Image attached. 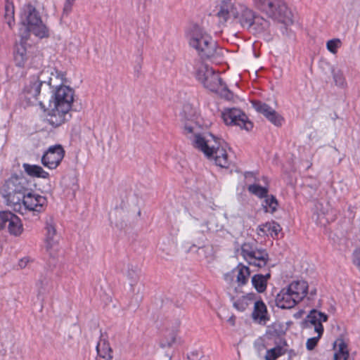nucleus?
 I'll list each match as a JSON object with an SVG mask.
<instances>
[{"mask_svg": "<svg viewBox=\"0 0 360 360\" xmlns=\"http://www.w3.org/2000/svg\"><path fill=\"white\" fill-rule=\"evenodd\" d=\"M184 134L191 141L195 148L202 151L208 158L214 160L217 166L228 168L229 162L226 150V143L211 133L200 134L196 131L193 123H186L184 126Z\"/></svg>", "mask_w": 360, "mask_h": 360, "instance_id": "f257e3e1", "label": "nucleus"}, {"mask_svg": "<svg viewBox=\"0 0 360 360\" xmlns=\"http://www.w3.org/2000/svg\"><path fill=\"white\" fill-rule=\"evenodd\" d=\"M217 15L224 22L232 18L236 23L254 34L264 32L270 25L267 20L252 8L242 4H233L230 0L222 2Z\"/></svg>", "mask_w": 360, "mask_h": 360, "instance_id": "f03ea898", "label": "nucleus"}, {"mask_svg": "<svg viewBox=\"0 0 360 360\" xmlns=\"http://www.w3.org/2000/svg\"><path fill=\"white\" fill-rule=\"evenodd\" d=\"M31 188L30 181L23 176L12 175L1 188L2 197L8 206L14 211L23 214L21 200Z\"/></svg>", "mask_w": 360, "mask_h": 360, "instance_id": "7ed1b4c3", "label": "nucleus"}, {"mask_svg": "<svg viewBox=\"0 0 360 360\" xmlns=\"http://www.w3.org/2000/svg\"><path fill=\"white\" fill-rule=\"evenodd\" d=\"M253 6L259 11L285 25H292L293 15L283 0H252Z\"/></svg>", "mask_w": 360, "mask_h": 360, "instance_id": "20e7f679", "label": "nucleus"}, {"mask_svg": "<svg viewBox=\"0 0 360 360\" xmlns=\"http://www.w3.org/2000/svg\"><path fill=\"white\" fill-rule=\"evenodd\" d=\"M21 22L25 26L22 38L28 39L30 32L39 38L48 37L49 29L42 22L39 12L31 4L24 6L21 14Z\"/></svg>", "mask_w": 360, "mask_h": 360, "instance_id": "39448f33", "label": "nucleus"}, {"mask_svg": "<svg viewBox=\"0 0 360 360\" xmlns=\"http://www.w3.org/2000/svg\"><path fill=\"white\" fill-rule=\"evenodd\" d=\"M195 77L205 88L211 91L218 90L222 79L212 68L204 63L198 68Z\"/></svg>", "mask_w": 360, "mask_h": 360, "instance_id": "423d86ee", "label": "nucleus"}, {"mask_svg": "<svg viewBox=\"0 0 360 360\" xmlns=\"http://www.w3.org/2000/svg\"><path fill=\"white\" fill-rule=\"evenodd\" d=\"M221 118L226 125L238 126L240 129L250 131L253 124L241 110L236 108H226L221 112Z\"/></svg>", "mask_w": 360, "mask_h": 360, "instance_id": "0eeeda50", "label": "nucleus"}, {"mask_svg": "<svg viewBox=\"0 0 360 360\" xmlns=\"http://www.w3.org/2000/svg\"><path fill=\"white\" fill-rule=\"evenodd\" d=\"M187 39L190 46L193 49L200 48L202 44H208L210 47L204 51L207 53H212V49L214 46V40L205 30L198 25H194L187 34Z\"/></svg>", "mask_w": 360, "mask_h": 360, "instance_id": "6e6552de", "label": "nucleus"}, {"mask_svg": "<svg viewBox=\"0 0 360 360\" xmlns=\"http://www.w3.org/2000/svg\"><path fill=\"white\" fill-rule=\"evenodd\" d=\"M65 155V150L60 144L50 146L41 157L42 165L50 169H56L61 162Z\"/></svg>", "mask_w": 360, "mask_h": 360, "instance_id": "1a4fd4ad", "label": "nucleus"}, {"mask_svg": "<svg viewBox=\"0 0 360 360\" xmlns=\"http://www.w3.org/2000/svg\"><path fill=\"white\" fill-rule=\"evenodd\" d=\"M53 98L54 106L70 110L74 100V90L68 86L60 84L56 89Z\"/></svg>", "mask_w": 360, "mask_h": 360, "instance_id": "9d476101", "label": "nucleus"}, {"mask_svg": "<svg viewBox=\"0 0 360 360\" xmlns=\"http://www.w3.org/2000/svg\"><path fill=\"white\" fill-rule=\"evenodd\" d=\"M22 212V210L41 212L45 210L47 205V200L44 196L33 193L32 188L27 193L25 198L21 200Z\"/></svg>", "mask_w": 360, "mask_h": 360, "instance_id": "9b49d317", "label": "nucleus"}, {"mask_svg": "<svg viewBox=\"0 0 360 360\" xmlns=\"http://www.w3.org/2000/svg\"><path fill=\"white\" fill-rule=\"evenodd\" d=\"M45 248L49 255L53 257L58 249L60 236L57 233L56 224L52 218L46 221L45 225Z\"/></svg>", "mask_w": 360, "mask_h": 360, "instance_id": "f8f14e48", "label": "nucleus"}, {"mask_svg": "<svg viewBox=\"0 0 360 360\" xmlns=\"http://www.w3.org/2000/svg\"><path fill=\"white\" fill-rule=\"evenodd\" d=\"M252 106L258 112L262 114L269 122L276 127L282 125L283 117L265 103L254 101Z\"/></svg>", "mask_w": 360, "mask_h": 360, "instance_id": "ddd939ff", "label": "nucleus"}, {"mask_svg": "<svg viewBox=\"0 0 360 360\" xmlns=\"http://www.w3.org/2000/svg\"><path fill=\"white\" fill-rule=\"evenodd\" d=\"M41 77H43L41 75L31 77L28 83L25 86L24 94L28 100L32 98L35 100L38 99V96L40 94L41 86L43 83H47L49 86H51L52 77H50L47 82L41 80Z\"/></svg>", "mask_w": 360, "mask_h": 360, "instance_id": "4468645a", "label": "nucleus"}, {"mask_svg": "<svg viewBox=\"0 0 360 360\" xmlns=\"http://www.w3.org/2000/svg\"><path fill=\"white\" fill-rule=\"evenodd\" d=\"M71 117L70 110H66L59 106H54L49 111L46 120L53 127H57L63 124Z\"/></svg>", "mask_w": 360, "mask_h": 360, "instance_id": "2eb2a0df", "label": "nucleus"}, {"mask_svg": "<svg viewBox=\"0 0 360 360\" xmlns=\"http://www.w3.org/2000/svg\"><path fill=\"white\" fill-rule=\"evenodd\" d=\"M27 39L22 37L20 41L15 44L13 52L15 65L20 68L24 67L27 60L28 53H30L28 49L32 48L30 45L27 44Z\"/></svg>", "mask_w": 360, "mask_h": 360, "instance_id": "dca6fc26", "label": "nucleus"}, {"mask_svg": "<svg viewBox=\"0 0 360 360\" xmlns=\"http://www.w3.org/2000/svg\"><path fill=\"white\" fill-rule=\"evenodd\" d=\"M296 300L288 288H283L276 295V304L281 309H291L299 302Z\"/></svg>", "mask_w": 360, "mask_h": 360, "instance_id": "f3484780", "label": "nucleus"}, {"mask_svg": "<svg viewBox=\"0 0 360 360\" xmlns=\"http://www.w3.org/2000/svg\"><path fill=\"white\" fill-rule=\"evenodd\" d=\"M264 250V248H257L255 243H244L241 245V255L249 265H252L255 264V257L258 256L257 253Z\"/></svg>", "mask_w": 360, "mask_h": 360, "instance_id": "a211bd4d", "label": "nucleus"}, {"mask_svg": "<svg viewBox=\"0 0 360 360\" xmlns=\"http://www.w3.org/2000/svg\"><path fill=\"white\" fill-rule=\"evenodd\" d=\"M328 321V315L319 311L316 309H312L304 320L302 325L304 327H309V323L314 326V328H317L319 326L323 327L322 322Z\"/></svg>", "mask_w": 360, "mask_h": 360, "instance_id": "6ab92c4d", "label": "nucleus"}, {"mask_svg": "<svg viewBox=\"0 0 360 360\" xmlns=\"http://www.w3.org/2000/svg\"><path fill=\"white\" fill-rule=\"evenodd\" d=\"M287 288L297 299L296 300L300 302L307 295L308 285L304 281H297L292 282Z\"/></svg>", "mask_w": 360, "mask_h": 360, "instance_id": "aec40b11", "label": "nucleus"}, {"mask_svg": "<svg viewBox=\"0 0 360 360\" xmlns=\"http://www.w3.org/2000/svg\"><path fill=\"white\" fill-rule=\"evenodd\" d=\"M252 318L254 321L264 324L269 320L266 306L262 300L255 301Z\"/></svg>", "mask_w": 360, "mask_h": 360, "instance_id": "412c9836", "label": "nucleus"}, {"mask_svg": "<svg viewBox=\"0 0 360 360\" xmlns=\"http://www.w3.org/2000/svg\"><path fill=\"white\" fill-rule=\"evenodd\" d=\"M210 47V42L208 44H205L204 43L202 44V46L200 48H196L195 50L198 52V56L200 57L201 59L205 60H217L219 58H220L223 55V50L222 49L219 48L217 46V41L214 40V46L213 47L212 53H207V52H205L208 48Z\"/></svg>", "mask_w": 360, "mask_h": 360, "instance_id": "4be33fe9", "label": "nucleus"}, {"mask_svg": "<svg viewBox=\"0 0 360 360\" xmlns=\"http://www.w3.org/2000/svg\"><path fill=\"white\" fill-rule=\"evenodd\" d=\"M210 47V42L208 44H205L204 43L202 44V46L200 48H196L195 50L198 52V56L200 57L201 59L205 60H217L219 58H220L223 55V50L222 49L219 48L217 46V41L214 40V46L213 47L212 53H207V52H205L208 48Z\"/></svg>", "mask_w": 360, "mask_h": 360, "instance_id": "5701e85b", "label": "nucleus"}, {"mask_svg": "<svg viewBox=\"0 0 360 360\" xmlns=\"http://www.w3.org/2000/svg\"><path fill=\"white\" fill-rule=\"evenodd\" d=\"M282 228L280 224L276 221H268L260 224L257 227V233L262 236H268L269 234L274 238H277Z\"/></svg>", "mask_w": 360, "mask_h": 360, "instance_id": "b1692460", "label": "nucleus"}, {"mask_svg": "<svg viewBox=\"0 0 360 360\" xmlns=\"http://www.w3.org/2000/svg\"><path fill=\"white\" fill-rule=\"evenodd\" d=\"M271 278V273L268 272L263 275L261 274H255L251 279L253 288L258 293H262L266 290L267 282Z\"/></svg>", "mask_w": 360, "mask_h": 360, "instance_id": "393cba45", "label": "nucleus"}, {"mask_svg": "<svg viewBox=\"0 0 360 360\" xmlns=\"http://www.w3.org/2000/svg\"><path fill=\"white\" fill-rule=\"evenodd\" d=\"M235 271L238 288L245 285L248 283L250 276V268L242 263H239L235 268Z\"/></svg>", "mask_w": 360, "mask_h": 360, "instance_id": "a878e982", "label": "nucleus"}, {"mask_svg": "<svg viewBox=\"0 0 360 360\" xmlns=\"http://www.w3.org/2000/svg\"><path fill=\"white\" fill-rule=\"evenodd\" d=\"M22 167L25 172L32 177L46 179L49 176L47 172L44 171L41 166L37 165L23 163Z\"/></svg>", "mask_w": 360, "mask_h": 360, "instance_id": "bb28decb", "label": "nucleus"}, {"mask_svg": "<svg viewBox=\"0 0 360 360\" xmlns=\"http://www.w3.org/2000/svg\"><path fill=\"white\" fill-rule=\"evenodd\" d=\"M255 300V293H248L245 295L242 296L241 297L233 302V307L240 311H244Z\"/></svg>", "mask_w": 360, "mask_h": 360, "instance_id": "cd10ccee", "label": "nucleus"}, {"mask_svg": "<svg viewBox=\"0 0 360 360\" xmlns=\"http://www.w3.org/2000/svg\"><path fill=\"white\" fill-rule=\"evenodd\" d=\"M14 5L13 3L9 0H6L4 5V20L10 29H12L15 25L14 19Z\"/></svg>", "mask_w": 360, "mask_h": 360, "instance_id": "c85d7f7f", "label": "nucleus"}, {"mask_svg": "<svg viewBox=\"0 0 360 360\" xmlns=\"http://www.w3.org/2000/svg\"><path fill=\"white\" fill-rule=\"evenodd\" d=\"M337 344H338V349L334 354V360H347L349 357L347 346L343 340L338 339L334 342V348L336 349Z\"/></svg>", "mask_w": 360, "mask_h": 360, "instance_id": "c756f323", "label": "nucleus"}, {"mask_svg": "<svg viewBox=\"0 0 360 360\" xmlns=\"http://www.w3.org/2000/svg\"><path fill=\"white\" fill-rule=\"evenodd\" d=\"M8 229L11 235L18 236L22 232V224L21 220L15 214H13L11 221L8 224Z\"/></svg>", "mask_w": 360, "mask_h": 360, "instance_id": "7c9ffc66", "label": "nucleus"}, {"mask_svg": "<svg viewBox=\"0 0 360 360\" xmlns=\"http://www.w3.org/2000/svg\"><path fill=\"white\" fill-rule=\"evenodd\" d=\"M50 278L47 274H41L36 282V287L37 288V297L40 299L41 297L46 292V288L49 285Z\"/></svg>", "mask_w": 360, "mask_h": 360, "instance_id": "2f4dec72", "label": "nucleus"}, {"mask_svg": "<svg viewBox=\"0 0 360 360\" xmlns=\"http://www.w3.org/2000/svg\"><path fill=\"white\" fill-rule=\"evenodd\" d=\"M331 73L333 75L335 84L340 88L347 87V82L344 76L343 72L338 68H331Z\"/></svg>", "mask_w": 360, "mask_h": 360, "instance_id": "473e14b6", "label": "nucleus"}, {"mask_svg": "<svg viewBox=\"0 0 360 360\" xmlns=\"http://www.w3.org/2000/svg\"><path fill=\"white\" fill-rule=\"evenodd\" d=\"M98 356L105 360H111L112 359V350L108 344L103 342L98 343L96 347Z\"/></svg>", "mask_w": 360, "mask_h": 360, "instance_id": "72a5a7b5", "label": "nucleus"}, {"mask_svg": "<svg viewBox=\"0 0 360 360\" xmlns=\"http://www.w3.org/2000/svg\"><path fill=\"white\" fill-rule=\"evenodd\" d=\"M284 333H285L280 325L274 324L271 328H268L264 335V338L267 340L280 338L283 335H284Z\"/></svg>", "mask_w": 360, "mask_h": 360, "instance_id": "f704fd0d", "label": "nucleus"}, {"mask_svg": "<svg viewBox=\"0 0 360 360\" xmlns=\"http://www.w3.org/2000/svg\"><path fill=\"white\" fill-rule=\"evenodd\" d=\"M262 206L266 212L274 213L277 209L278 201L274 195L269 196L267 195L262 203Z\"/></svg>", "mask_w": 360, "mask_h": 360, "instance_id": "c9c22d12", "label": "nucleus"}, {"mask_svg": "<svg viewBox=\"0 0 360 360\" xmlns=\"http://www.w3.org/2000/svg\"><path fill=\"white\" fill-rule=\"evenodd\" d=\"M257 254L258 256L255 257V264L252 266H256L259 269H262L267 266L270 259L266 250L264 249L263 251Z\"/></svg>", "mask_w": 360, "mask_h": 360, "instance_id": "e433bc0d", "label": "nucleus"}, {"mask_svg": "<svg viewBox=\"0 0 360 360\" xmlns=\"http://www.w3.org/2000/svg\"><path fill=\"white\" fill-rule=\"evenodd\" d=\"M285 354V349L280 345H277L274 348L267 349L265 359L266 360H276L279 356Z\"/></svg>", "mask_w": 360, "mask_h": 360, "instance_id": "4c0bfd02", "label": "nucleus"}, {"mask_svg": "<svg viewBox=\"0 0 360 360\" xmlns=\"http://www.w3.org/2000/svg\"><path fill=\"white\" fill-rule=\"evenodd\" d=\"M315 332L318 333L316 337L309 338L306 343V347L308 350H312L317 345L318 342L323 333V327L319 326L317 328H314Z\"/></svg>", "mask_w": 360, "mask_h": 360, "instance_id": "58836bf2", "label": "nucleus"}, {"mask_svg": "<svg viewBox=\"0 0 360 360\" xmlns=\"http://www.w3.org/2000/svg\"><path fill=\"white\" fill-rule=\"evenodd\" d=\"M248 190L250 193L260 198H265L268 195L269 191L267 188L262 187L258 184L250 185L248 188Z\"/></svg>", "mask_w": 360, "mask_h": 360, "instance_id": "ea45409f", "label": "nucleus"}, {"mask_svg": "<svg viewBox=\"0 0 360 360\" xmlns=\"http://www.w3.org/2000/svg\"><path fill=\"white\" fill-rule=\"evenodd\" d=\"M196 252L200 257L207 259L209 261L213 259V248L210 245H202L201 247H198Z\"/></svg>", "mask_w": 360, "mask_h": 360, "instance_id": "a19ab883", "label": "nucleus"}, {"mask_svg": "<svg viewBox=\"0 0 360 360\" xmlns=\"http://www.w3.org/2000/svg\"><path fill=\"white\" fill-rule=\"evenodd\" d=\"M176 338V331H172L165 335L160 341V347L162 348L171 347L175 343Z\"/></svg>", "mask_w": 360, "mask_h": 360, "instance_id": "79ce46f5", "label": "nucleus"}, {"mask_svg": "<svg viewBox=\"0 0 360 360\" xmlns=\"http://www.w3.org/2000/svg\"><path fill=\"white\" fill-rule=\"evenodd\" d=\"M213 91L217 93L221 98L227 101H231L233 98V94L228 89L222 80L218 90Z\"/></svg>", "mask_w": 360, "mask_h": 360, "instance_id": "37998d69", "label": "nucleus"}, {"mask_svg": "<svg viewBox=\"0 0 360 360\" xmlns=\"http://www.w3.org/2000/svg\"><path fill=\"white\" fill-rule=\"evenodd\" d=\"M213 91L217 93L221 98L227 101H231L233 98V94L228 89L222 80L218 90Z\"/></svg>", "mask_w": 360, "mask_h": 360, "instance_id": "c03bdc74", "label": "nucleus"}, {"mask_svg": "<svg viewBox=\"0 0 360 360\" xmlns=\"http://www.w3.org/2000/svg\"><path fill=\"white\" fill-rule=\"evenodd\" d=\"M46 74H51L52 76H55L56 79H59L60 80L61 85H63V84L66 81L65 74L63 72L59 71L56 69H50V70H43L41 72V76H43Z\"/></svg>", "mask_w": 360, "mask_h": 360, "instance_id": "a18cd8bd", "label": "nucleus"}, {"mask_svg": "<svg viewBox=\"0 0 360 360\" xmlns=\"http://www.w3.org/2000/svg\"><path fill=\"white\" fill-rule=\"evenodd\" d=\"M139 269L137 266L131 264L128 265L127 267V277L132 281L136 282L139 279Z\"/></svg>", "mask_w": 360, "mask_h": 360, "instance_id": "49530a36", "label": "nucleus"}, {"mask_svg": "<svg viewBox=\"0 0 360 360\" xmlns=\"http://www.w3.org/2000/svg\"><path fill=\"white\" fill-rule=\"evenodd\" d=\"M342 45V42L340 39L335 38L330 39L327 41L326 47L327 49L332 53H336L338 48Z\"/></svg>", "mask_w": 360, "mask_h": 360, "instance_id": "de8ad7c7", "label": "nucleus"}, {"mask_svg": "<svg viewBox=\"0 0 360 360\" xmlns=\"http://www.w3.org/2000/svg\"><path fill=\"white\" fill-rule=\"evenodd\" d=\"M13 214L11 212H0V229H4L6 224H9Z\"/></svg>", "mask_w": 360, "mask_h": 360, "instance_id": "09e8293b", "label": "nucleus"}, {"mask_svg": "<svg viewBox=\"0 0 360 360\" xmlns=\"http://www.w3.org/2000/svg\"><path fill=\"white\" fill-rule=\"evenodd\" d=\"M348 7L351 13L360 14V0H349Z\"/></svg>", "mask_w": 360, "mask_h": 360, "instance_id": "8fccbe9b", "label": "nucleus"}, {"mask_svg": "<svg viewBox=\"0 0 360 360\" xmlns=\"http://www.w3.org/2000/svg\"><path fill=\"white\" fill-rule=\"evenodd\" d=\"M316 210L317 211L318 215L319 214H326L328 213L329 210L328 205L326 204L324 205L322 202H317L316 204Z\"/></svg>", "mask_w": 360, "mask_h": 360, "instance_id": "3c124183", "label": "nucleus"}, {"mask_svg": "<svg viewBox=\"0 0 360 360\" xmlns=\"http://www.w3.org/2000/svg\"><path fill=\"white\" fill-rule=\"evenodd\" d=\"M75 1V0H65L63 11V15H68L72 11Z\"/></svg>", "mask_w": 360, "mask_h": 360, "instance_id": "603ef678", "label": "nucleus"}, {"mask_svg": "<svg viewBox=\"0 0 360 360\" xmlns=\"http://www.w3.org/2000/svg\"><path fill=\"white\" fill-rule=\"evenodd\" d=\"M353 262L360 270V248H357L354 251Z\"/></svg>", "mask_w": 360, "mask_h": 360, "instance_id": "864d4df0", "label": "nucleus"}, {"mask_svg": "<svg viewBox=\"0 0 360 360\" xmlns=\"http://www.w3.org/2000/svg\"><path fill=\"white\" fill-rule=\"evenodd\" d=\"M235 276H236V271H235V268H234L230 272L225 274L224 276V278L225 281H226L227 283H231L233 281Z\"/></svg>", "mask_w": 360, "mask_h": 360, "instance_id": "5fc2aeb1", "label": "nucleus"}, {"mask_svg": "<svg viewBox=\"0 0 360 360\" xmlns=\"http://www.w3.org/2000/svg\"><path fill=\"white\" fill-rule=\"evenodd\" d=\"M188 359L190 360H206L200 353L198 351L192 352L188 355Z\"/></svg>", "mask_w": 360, "mask_h": 360, "instance_id": "6e6d98bb", "label": "nucleus"}, {"mask_svg": "<svg viewBox=\"0 0 360 360\" xmlns=\"http://www.w3.org/2000/svg\"><path fill=\"white\" fill-rule=\"evenodd\" d=\"M27 262H28V259H27V258H23V259H20V260L19 261L18 264H19V266H20V267L21 269H23V268H25V267H26Z\"/></svg>", "mask_w": 360, "mask_h": 360, "instance_id": "4d7b16f0", "label": "nucleus"}, {"mask_svg": "<svg viewBox=\"0 0 360 360\" xmlns=\"http://www.w3.org/2000/svg\"><path fill=\"white\" fill-rule=\"evenodd\" d=\"M227 321L232 326L235 325L236 321V316L234 315H232L229 317V319L227 320Z\"/></svg>", "mask_w": 360, "mask_h": 360, "instance_id": "13d9d810", "label": "nucleus"}, {"mask_svg": "<svg viewBox=\"0 0 360 360\" xmlns=\"http://www.w3.org/2000/svg\"><path fill=\"white\" fill-rule=\"evenodd\" d=\"M136 305H139V302L142 300V295H137L135 297Z\"/></svg>", "mask_w": 360, "mask_h": 360, "instance_id": "bf43d9fd", "label": "nucleus"}, {"mask_svg": "<svg viewBox=\"0 0 360 360\" xmlns=\"http://www.w3.org/2000/svg\"><path fill=\"white\" fill-rule=\"evenodd\" d=\"M135 68H136V71L137 72V75H139L140 70L141 69V66L140 65H139Z\"/></svg>", "mask_w": 360, "mask_h": 360, "instance_id": "052dcab7", "label": "nucleus"}, {"mask_svg": "<svg viewBox=\"0 0 360 360\" xmlns=\"http://www.w3.org/2000/svg\"><path fill=\"white\" fill-rule=\"evenodd\" d=\"M191 107L189 105H185L184 108V112H185L187 109H190Z\"/></svg>", "mask_w": 360, "mask_h": 360, "instance_id": "680f3d73", "label": "nucleus"}, {"mask_svg": "<svg viewBox=\"0 0 360 360\" xmlns=\"http://www.w3.org/2000/svg\"><path fill=\"white\" fill-rule=\"evenodd\" d=\"M315 294H316V290H314L311 291V295H315Z\"/></svg>", "mask_w": 360, "mask_h": 360, "instance_id": "e2e57ef3", "label": "nucleus"}, {"mask_svg": "<svg viewBox=\"0 0 360 360\" xmlns=\"http://www.w3.org/2000/svg\"><path fill=\"white\" fill-rule=\"evenodd\" d=\"M193 247H196V245H193V246L190 248L189 251H191V250H192V248H193Z\"/></svg>", "mask_w": 360, "mask_h": 360, "instance_id": "0e129e2a", "label": "nucleus"}, {"mask_svg": "<svg viewBox=\"0 0 360 360\" xmlns=\"http://www.w3.org/2000/svg\"><path fill=\"white\" fill-rule=\"evenodd\" d=\"M167 357H168V359L170 360L171 359V356H169V354H167Z\"/></svg>", "mask_w": 360, "mask_h": 360, "instance_id": "69168bd1", "label": "nucleus"}, {"mask_svg": "<svg viewBox=\"0 0 360 360\" xmlns=\"http://www.w3.org/2000/svg\"><path fill=\"white\" fill-rule=\"evenodd\" d=\"M313 188L314 191H316V188H317V186H314V188Z\"/></svg>", "mask_w": 360, "mask_h": 360, "instance_id": "338daca9", "label": "nucleus"}, {"mask_svg": "<svg viewBox=\"0 0 360 360\" xmlns=\"http://www.w3.org/2000/svg\"><path fill=\"white\" fill-rule=\"evenodd\" d=\"M234 290H235V291H236V292H238V288H237V287H236Z\"/></svg>", "mask_w": 360, "mask_h": 360, "instance_id": "774afa93", "label": "nucleus"}]
</instances>
